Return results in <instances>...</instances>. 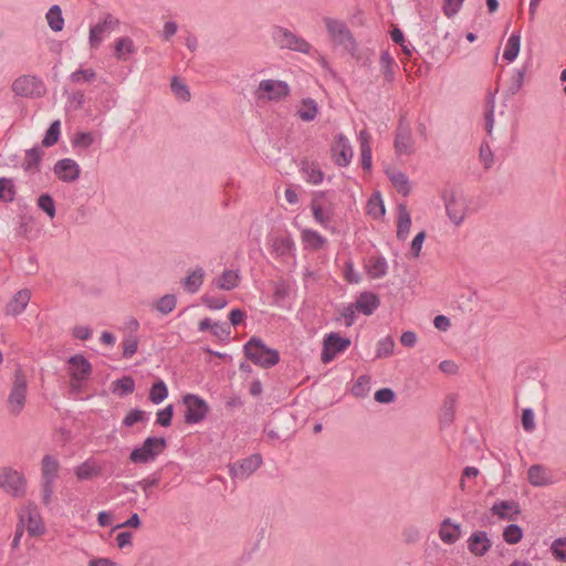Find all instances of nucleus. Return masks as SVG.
I'll list each match as a JSON object with an SVG mask.
<instances>
[{
    "instance_id": "obj_1",
    "label": "nucleus",
    "mask_w": 566,
    "mask_h": 566,
    "mask_svg": "<svg viewBox=\"0 0 566 566\" xmlns=\"http://www.w3.org/2000/svg\"><path fill=\"white\" fill-rule=\"evenodd\" d=\"M244 356L254 365L264 369L275 366L280 361V353L270 348L256 336H252L243 346Z\"/></svg>"
},
{
    "instance_id": "obj_2",
    "label": "nucleus",
    "mask_w": 566,
    "mask_h": 566,
    "mask_svg": "<svg viewBox=\"0 0 566 566\" xmlns=\"http://www.w3.org/2000/svg\"><path fill=\"white\" fill-rule=\"evenodd\" d=\"M446 212L449 220L455 226H461L467 217L468 200L461 192L446 190L442 193Z\"/></svg>"
},
{
    "instance_id": "obj_3",
    "label": "nucleus",
    "mask_w": 566,
    "mask_h": 566,
    "mask_svg": "<svg viewBox=\"0 0 566 566\" xmlns=\"http://www.w3.org/2000/svg\"><path fill=\"white\" fill-rule=\"evenodd\" d=\"M326 30L334 43L343 46L347 52L354 54L357 50V43L352 31L344 21L325 17L323 19Z\"/></svg>"
},
{
    "instance_id": "obj_4",
    "label": "nucleus",
    "mask_w": 566,
    "mask_h": 566,
    "mask_svg": "<svg viewBox=\"0 0 566 566\" xmlns=\"http://www.w3.org/2000/svg\"><path fill=\"white\" fill-rule=\"evenodd\" d=\"M167 448V440L163 437H148L140 447L135 448L129 455L133 463H149Z\"/></svg>"
},
{
    "instance_id": "obj_5",
    "label": "nucleus",
    "mask_w": 566,
    "mask_h": 566,
    "mask_svg": "<svg viewBox=\"0 0 566 566\" xmlns=\"http://www.w3.org/2000/svg\"><path fill=\"white\" fill-rule=\"evenodd\" d=\"M0 489L13 497H23L27 491V480L24 475L10 468H0Z\"/></svg>"
},
{
    "instance_id": "obj_6",
    "label": "nucleus",
    "mask_w": 566,
    "mask_h": 566,
    "mask_svg": "<svg viewBox=\"0 0 566 566\" xmlns=\"http://www.w3.org/2000/svg\"><path fill=\"white\" fill-rule=\"evenodd\" d=\"M27 377L23 371L18 368L14 371V379L12 382V388L8 397V409L10 413L17 416L24 408L25 396H27Z\"/></svg>"
},
{
    "instance_id": "obj_7",
    "label": "nucleus",
    "mask_w": 566,
    "mask_h": 566,
    "mask_svg": "<svg viewBox=\"0 0 566 566\" xmlns=\"http://www.w3.org/2000/svg\"><path fill=\"white\" fill-rule=\"evenodd\" d=\"M272 38L273 41L281 49H289L301 53H308L312 48L311 44L305 39L296 35L295 33L282 27H275L273 29Z\"/></svg>"
},
{
    "instance_id": "obj_8",
    "label": "nucleus",
    "mask_w": 566,
    "mask_h": 566,
    "mask_svg": "<svg viewBox=\"0 0 566 566\" xmlns=\"http://www.w3.org/2000/svg\"><path fill=\"white\" fill-rule=\"evenodd\" d=\"M182 402L186 406L185 422L188 424L199 423L209 412L207 401L197 395H185L182 397Z\"/></svg>"
},
{
    "instance_id": "obj_9",
    "label": "nucleus",
    "mask_w": 566,
    "mask_h": 566,
    "mask_svg": "<svg viewBox=\"0 0 566 566\" xmlns=\"http://www.w3.org/2000/svg\"><path fill=\"white\" fill-rule=\"evenodd\" d=\"M12 91L17 96L36 98L44 93L43 82L33 75H22L12 83Z\"/></svg>"
},
{
    "instance_id": "obj_10",
    "label": "nucleus",
    "mask_w": 566,
    "mask_h": 566,
    "mask_svg": "<svg viewBox=\"0 0 566 566\" xmlns=\"http://www.w3.org/2000/svg\"><path fill=\"white\" fill-rule=\"evenodd\" d=\"M350 346V339L332 332L324 337L321 360L324 364L331 363L337 354L345 352Z\"/></svg>"
},
{
    "instance_id": "obj_11",
    "label": "nucleus",
    "mask_w": 566,
    "mask_h": 566,
    "mask_svg": "<svg viewBox=\"0 0 566 566\" xmlns=\"http://www.w3.org/2000/svg\"><path fill=\"white\" fill-rule=\"evenodd\" d=\"M262 464L260 454H252L243 460L229 464V474L232 479L245 480Z\"/></svg>"
},
{
    "instance_id": "obj_12",
    "label": "nucleus",
    "mask_w": 566,
    "mask_h": 566,
    "mask_svg": "<svg viewBox=\"0 0 566 566\" xmlns=\"http://www.w3.org/2000/svg\"><path fill=\"white\" fill-rule=\"evenodd\" d=\"M256 94L258 98L266 97L270 101H279L290 94V87L284 81L262 80Z\"/></svg>"
},
{
    "instance_id": "obj_13",
    "label": "nucleus",
    "mask_w": 566,
    "mask_h": 566,
    "mask_svg": "<svg viewBox=\"0 0 566 566\" xmlns=\"http://www.w3.org/2000/svg\"><path fill=\"white\" fill-rule=\"evenodd\" d=\"M119 25V20L111 13H106L103 21L90 28L88 42L91 48L96 49L102 43V34L112 32Z\"/></svg>"
},
{
    "instance_id": "obj_14",
    "label": "nucleus",
    "mask_w": 566,
    "mask_h": 566,
    "mask_svg": "<svg viewBox=\"0 0 566 566\" xmlns=\"http://www.w3.org/2000/svg\"><path fill=\"white\" fill-rule=\"evenodd\" d=\"M395 149L400 155H411L413 153L411 129L403 117L400 118L396 130Z\"/></svg>"
},
{
    "instance_id": "obj_15",
    "label": "nucleus",
    "mask_w": 566,
    "mask_h": 566,
    "mask_svg": "<svg viewBox=\"0 0 566 566\" xmlns=\"http://www.w3.org/2000/svg\"><path fill=\"white\" fill-rule=\"evenodd\" d=\"M332 153L335 164L339 167L348 166L354 155L349 140L343 134H338L335 137Z\"/></svg>"
},
{
    "instance_id": "obj_16",
    "label": "nucleus",
    "mask_w": 566,
    "mask_h": 566,
    "mask_svg": "<svg viewBox=\"0 0 566 566\" xmlns=\"http://www.w3.org/2000/svg\"><path fill=\"white\" fill-rule=\"evenodd\" d=\"M54 174L63 182H74L80 178L81 169L78 164L71 158H63L54 165Z\"/></svg>"
},
{
    "instance_id": "obj_17",
    "label": "nucleus",
    "mask_w": 566,
    "mask_h": 566,
    "mask_svg": "<svg viewBox=\"0 0 566 566\" xmlns=\"http://www.w3.org/2000/svg\"><path fill=\"white\" fill-rule=\"evenodd\" d=\"M70 376L72 379H88L92 374L91 363L81 354L73 355L69 358Z\"/></svg>"
},
{
    "instance_id": "obj_18",
    "label": "nucleus",
    "mask_w": 566,
    "mask_h": 566,
    "mask_svg": "<svg viewBox=\"0 0 566 566\" xmlns=\"http://www.w3.org/2000/svg\"><path fill=\"white\" fill-rule=\"evenodd\" d=\"M492 543L486 532L478 531L471 534L468 539V549L475 556H484L491 548Z\"/></svg>"
},
{
    "instance_id": "obj_19",
    "label": "nucleus",
    "mask_w": 566,
    "mask_h": 566,
    "mask_svg": "<svg viewBox=\"0 0 566 566\" xmlns=\"http://www.w3.org/2000/svg\"><path fill=\"white\" fill-rule=\"evenodd\" d=\"M461 525L453 523L450 517L444 518L439 526V537L448 545H453L461 537Z\"/></svg>"
},
{
    "instance_id": "obj_20",
    "label": "nucleus",
    "mask_w": 566,
    "mask_h": 566,
    "mask_svg": "<svg viewBox=\"0 0 566 566\" xmlns=\"http://www.w3.org/2000/svg\"><path fill=\"white\" fill-rule=\"evenodd\" d=\"M379 305L378 295L371 292H363L354 303L355 308L367 316L371 315Z\"/></svg>"
},
{
    "instance_id": "obj_21",
    "label": "nucleus",
    "mask_w": 566,
    "mask_h": 566,
    "mask_svg": "<svg viewBox=\"0 0 566 566\" xmlns=\"http://www.w3.org/2000/svg\"><path fill=\"white\" fill-rule=\"evenodd\" d=\"M492 514L501 520H515V515L521 513L520 504L515 501L495 502L491 507Z\"/></svg>"
},
{
    "instance_id": "obj_22",
    "label": "nucleus",
    "mask_w": 566,
    "mask_h": 566,
    "mask_svg": "<svg viewBox=\"0 0 566 566\" xmlns=\"http://www.w3.org/2000/svg\"><path fill=\"white\" fill-rule=\"evenodd\" d=\"M527 475L533 486H546L553 483L552 474L542 464L531 465Z\"/></svg>"
},
{
    "instance_id": "obj_23",
    "label": "nucleus",
    "mask_w": 566,
    "mask_h": 566,
    "mask_svg": "<svg viewBox=\"0 0 566 566\" xmlns=\"http://www.w3.org/2000/svg\"><path fill=\"white\" fill-rule=\"evenodd\" d=\"M323 197H324V192H321L319 195L315 196L312 199L311 210H312L315 221L323 228L328 229L331 221H332L333 212L331 209L325 210L322 207V205L319 203V198H323Z\"/></svg>"
},
{
    "instance_id": "obj_24",
    "label": "nucleus",
    "mask_w": 566,
    "mask_h": 566,
    "mask_svg": "<svg viewBox=\"0 0 566 566\" xmlns=\"http://www.w3.org/2000/svg\"><path fill=\"white\" fill-rule=\"evenodd\" d=\"M30 301V292L28 290H21L17 292L13 298L6 306L7 315H18L22 313Z\"/></svg>"
},
{
    "instance_id": "obj_25",
    "label": "nucleus",
    "mask_w": 566,
    "mask_h": 566,
    "mask_svg": "<svg viewBox=\"0 0 566 566\" xmlns=\"http://www.w3.org/2000/svg\"><path fill=\"white\" fill-rule=\"evenodd\" d=\"M367 274L371 279H380L387 274L388 264L384 256H370L366 263Z\"/></svg>"
},
{
    "instance_id": "obj_26",
    "label": "nucleus",
    "mask_w": 566,
    "mask_h": 566,
    "mask_svg": "<svg viewBox=\"0 0 566 566\" xmlns=\"http://www.w3.org/2000/svg\"><path fill=\"white\" fill-rule=\"evenodd\" d=\"M361 167L364 170L371 169L370 135L366 129L360 130L359 136Z\"/></svg>"
},
{
    "instance_id": "obj_27",
    "label": "nucleus",
    "mask_w": 566,
    "mask_h": 566,
    "mask_svg": "<svg viewBox=\"0 0 566 566\" xmlns=\"http://www.w3.org/2000/svg\"><path fill=\"white\" fill-rule=\"evenodd\" d=\"M387 176L399 193L403 197H407L410 193L411 187L409 178L405 172L400 170H391L387 171Z\"/></svg>"
},
{
    "instance_id": "obj_28",
    "label": "nucleus",
    "mask_w": 566,
    "mask_h": 566,
    "mask_svg": "<svg viewBox=\"0 0 566 566\" xmlns=\"http://www.w3.org/2000/svg\"><path fill=\"white\" fill-rule=\"evenodd\" d=\"M301 239L305 244V248L312 250H319L327 243L326 238L312 229H303L301 232Z\"/></svg>"
},
{
    "instance_id": "obj_29",
    "label": "nucleus",
    "mask_w": 566,
    "mask_h": 566,
    "mask_svg": "<svg viewBox=\"0 0 566 566\" xmlns=\"http://www.w3.org/2000/svg\"><path fill=\"white\" fill-rule=\"evenodd\" d=\"M398 210H399V214H398V222H397V239L400 241H403L407 239L409 231H410L411 217H410L405 205H400Z\"/></svg>"
},
{
    "instance_id": "obj_30",
    "label": "nucleus",
    "mask_w": 566,
    "mask_h": 566,
    "mask_svg": "<svg viewBox=\"0 0 566 566\" xmlns=\"http://www.w3.org/2000/svg\"><path fill=\"white\" fill-rule=\"evenodd\" d=\"M60 468L59 461L51 454L43 457L41 462L42 480L54 481Z\"/></svg>"
},
{
    "instance_id": "obj_31",
    "label": "nucleus",
    "mask_w": 566,
    "mask_h": 566,
    "mask_svg": "<svg viewBox=\"0 0 566 566\" xmlns=\"http://www.w3.org/2000/svg\"><path fill=\"white\" fill-rule=\"evenodd\" d=\"M240 283V274L238 271L226 270L216 280V285L224 291H231L235 289Z\"/></svg>"
},
{
    "instance_id": "obj_32",
    "label": "nucleus",
    "mask_w": 566,
    "mask_h": 566,
    "mask_svg": "<svg viewBox=\"0 0 566 566\" xmlns=\"http://www.w3.org/2000/svg\"><path fill=\"white\" fill-rule=\"evenodd\" d=\"M294 250V241L290 237H279L273 239L272 253L276 258L289 255Z\"/></svg>"
},
{
    "instance_id": "obj_33",
    "label": "nucleus",
    "mask_w": 566,
    "mask_h": 566,
    "mask_svg": "<svg viewBox=\"0 0 566 566\" xmlns=\"http://www.w3.org/2000/svg\"><path fill=\"white\" fill-rule=\"evenodd\" d=\"M205 271L202 268H197L191 273H189L182 281V285L185 290L189 293H196L199 291L200 286L203 283Z\"/></svg>"
},
{
    "instance_id": "obj_34",
    "label": "nucleus",
    "mask_w": 566,
    "mask_h": 566,
    "mask_svg": "<svg viewBox=\"0 0 566 566\" xmlns=\"http://www.w3.org/2000/svg\"><path fill=\"white\" fill-rule=\"evenodd\" d=\"M46 22L50 27V29L54 32H60L64 28V18L62 14V9L60 6L54 4L52 6L46 14H45Z\"/></svg>"
},
{
    "instance_id": "obj_35",
    "label": "nucleus",
    "mask_w": 566,
    "mask_h": 566,
    "mask_svg": "<svg viewBox=\"0 0 566 566\" xmlns=\"http://www.w3.org/2000/svg\"><path fill=\"white\" fill-rule=\"evenodd\" d=\"M318 113V106L315 99L307 97L302 101V105L297 111L298 117L304 122L313 120Z\"/></svg>"
},
{
    "instance_id": "obj_36",
    "label": "nucleus",
    "mask_w": 566,
    "mask_h": 566,
    "mask_svg": "<svg viewBox=\"0 0 566 566\" xmlns=\"http://www.w3.org/2000/svg\"><path fill=\"white\" fill-rule=\"evenodd\" d=\"M43 150L39 146H34L25 151L23 168L27 171L39 170V164L42 159Z\"/></svg>"
},
{
    "instance_id": "obj_37",
    "label": "nucleus",
    "mask_w": 566,
    "mask_h": 566,
    "mask_svg": "<svg viewBox=\"0 0 566 566\" xmlns=\"http://www.w3.org/2000/svg\"><path fill=\"white\" fill-rule=\"evenodd\" d=\"M113 392L118 394L120 397L127 396L135 390V380L130 376H123L112 384Z\"/></svg>"
},
{
    "instance_id": "obj_38",
    "label": "nucleus",
    "mask_w": 566,
    "mask_h": 566,
    "mask_svg": "<svg viewBox=\"0 0 566 566\" xmlns=\"http://www.w3.org/2000/svg\"><path fill=\"white\" fill-rule=\"evenodd\" d=\"M520 48H521L520 34L518 33L511 34V36L507 40L504 53H503V59L506 60L507 62H513L520 53Z\"/></svg>"
},
{
    "instance_id": "obj_39",
    "label": "nucleus",
    "mask_w": 566,
    "mask_h": 566,
    "mask_svg": "<svg viewBox=\"0 0 566 566\" xmlns=\"http://www.w3.org/2000/svg\"><path fill=\"white\" fill-rule=\"evenodd\" d=\"M168 397V387L164 380L158 379L155 381L149 390V400L159 405Z\"/></svg>"
},
{
    "instance_id": "obj_40",
    "label": "nucleus",
    "mask_w": 566,
    "mask_h": 566,
    "mask_svg": "<svg viewBox=\"0 0 566 566\" xmlns=\"http://www.w3.org/2000/svg\"><path fill=\"white\" fill-rule=\"evenodd\" d=\"M101 469L91 461H85L80 464L75 470V475L78 480H90L99 475Z\"/></svg>"
},
{
    "instance_id": "obj_41",
    "label": "nucleus",
    "mask_w": 566,
    "mask_h": 566,
    "mask_svg": "<svg viewBox=\"0 0 566 566\" xmlns=\"http://www.w3.org/2000/svg\"><path fill=\"white\" fill-rule=\"evenodd\" d=\"M15 186L11 178H0V201L12 202L15 197Z\"/></svg>"
},
{
    "instance_id": "obj_42",
    "label": "nucleus",
    "mask_w": 566,
    "mask_h": 566,
    "mask_svg": "<svg viewBox=\"0 0 566 566\" xmlns=\"http://www.w3.org/2000/svg\"><path fill=\"white\" fill-rule=\"evenodd\" d=\"M454 405L455 398L453 395H449L444 400L440 413V421L443 426H449L454 419Z\"/></svg>"
},
{
    "instance_id": "obj_43",
    "label": "nucleus",
    "mask_w": 566,
    "mask_h": 566,
    "mask_svg": "<svg viewBox=\"0 0 566 566\" xmlns=\"http://www.w3.org/2000/svg\"><path fill=\"white\" fill-rule=\"evenodd\" d=\"M61 135V122L59 119L51 123L45 132L42 145L44 147H51L59 142Z\"/></svg>"
},
{
    "instance_id": "obj_44",
    "label": "nucleus",
    "mask_w": 566,
    "mask_h": 566,
    "mask_svg": "<svg viewBox=\"0 0 566 566\" xmlns=\"http://www.w3.org/2000/svg\"><path fill=\"white\" fill-rule=\"evenodd\" d=\"M176 304H177L176 295L166 294L158 300L155 307L163 315H167L175 310Z\"/></svg>"
},
{
    "instance_id": "obj_45",
    "label": "nucleus",
    "mask_w": 566,
    "mask_h": 566,
    "mask_svg": "<svg viewBox=\"0 0 566 566\" xmlns=\"http://www.w3.org/2000/svg\"><path fill=\"white\" fill-rule=\"evenodd\" d=\"M525 78V69H515L507 87L510 95H515L523 86Z\"/></svg>"
},
{
    "instance_id": "obj_46",
    "label": "nucleus",
    "mask_w": 566,
    "mask_h": 566,
    "mask_svg": "<svg viewBox=\"0 0 566 566\" xmlns=\"http://www.w3.org/2000/svg\"><path fill=\"white\" fill-rule=\"evenodd\" d=\"M38 207L43 212H45L51 219H53L56 214L55 202L52 196L49 193H42L38 198Z\"/></svg>"
},
{
    "instance_id": "obj_47",
    "label": "nucleus",
    "mask_w": 566,
    "mask_h": 566,
    "mask_svg": "<svg viewBox=\"0 0 566 566\" xmlns=\"http://www.w3.org/2000/svg\"><path fill=\"white\" fill-rule=\"evenodd\" d=\"M523 537V530L517 524H510L503 531V538L507 544H517Z\"/></svg>"
},
{
    "instance_id": "obj_48",
    "label": "nucleus",
    "mask_w": 566,
    "mask_h": 566,
    "mask_svg": "<svg viewBox=\"0 0 566 566\" xmlns=\"http://www.w3.org/2000/svg\"><path fill=\"white\" fill-rule=\"evenodd\" d=\"M368 213L375 218H380L385 214V205L381 200L380 193L373 196L367 203Z\"/></svg>"
},
{
    "instance_id": "obj_49",
    "label": "nucleus",
    "mask_w": 566,
    "mask_h": 566,
    "mask_svg": "<svg viewBox=\"0 0 566 566\" xmlns=\"http://www.w3.org/2000/svg\"><path fill=\"white\" fill-rule=\"evenodd\" d=\"M170 87L172 93L182 102H188L190 99V91L188 86L178 77H172Z\"/></svg>"
},
{
    "instance_id": "obj_50",
    "label": "nucleus",
    "mask_w": 566,
    "mask_h": 566,
    "mask_svg": "<svg viewBox=\"0 0 566 566\" xmlns=\"http://www.w3.org/2000/svg\"><path fill=\"white\" fill-rule=\"evenodd\" d=\"M395 347V342L391 336H386L381 338L377 344V358L388 357L392 354Z\"/></svg>"
},
{
    "instance_id": "obj_51",
    "label": "nucleus",
    "mask_w": 566,
    "mask_h": 566,
    "mask_svg": "<svg viewBox=\"0 0 566 566\" xmlns=\"http://www.w3.org/2000/svg\"><path fill=\"white\" fill-rule=\"evenodd\" d=\"M379 63H380L381 72L384 73L386 80L389 82L392 81L394 80V71H392L394 59L390 56V54L387 51L381 52Z\"/></svg>"
},
{
    "instance_id": "obj_52",
    "label": "nucleus",
    "mask_w": 566,
    "mask_h": 566,
    "mask_svg": "<svg viewBox=\"0 0 566 566\" xmlns=\"http://www.w3.org/2000/svg\"><path fill=\"white\" fill-rule=\"evenodd\" d=\"M370 378L366 375L359 376L357 381L354 384L352 388V394L355 397L363 398L369 391Z\"/></svg>"
},
{
    "instance_id": "obj_53",
    "label": "nucleus",
    "mask_w": 566,
    "mask_h": 566,
    "mask_svg": "<svg viewBox=\"0 0 566 566\" xmlns=\"http://www.w3.org/2000/svg\"><path fill=\"white\" fill-rule=\"evenodd\" d=\"M96 77V72L93 69H78L70 75L73 83L92 82Z\"/></svg>"
},
{
    "instance_id": "obj_54",
    "label": "nucleus",
    "mask_w": 566,
    "mask_h": 566,
    "mask_svg": "<svg viewBox=\"0 0 566 566\" xmlns=\"http://www.w3.org/2000/svg\"><path fill=\"white\" fill-rule=\"evenodd\" d=\"M124 52L133 53L134 52V43L130 38H120L115 43V56L118 60L123 59Z\"/></svg>"
},
{
    "instance_id": "obj_55",
    "label": "nucleus",
    "mask_w": 566,
    "mask_h": 566,
    "mask_svg": "<svg viewBox=\"0 0 566 566\" xmlns=\"http://www.w3.org/2000/svg\"><path fill=\"white\" fill-rule=\"evenodd\" d=\"M401 536L403 543L408 545L418 543L421 537L419 528L415 525L405 526L402 528Z\"/></svg>"
},
{
    "instance_id": "obj_56",
    "label": "nucleus",
    "mask_w": 566,
    "mask_h": 566,
    "mask_svg": "<svg viewBox=\"0 0 566 566\" xmlns=\"http://www.w3.org/2000/svg\"><path fill=\"white\" fill-rule=\"evenodd\" d=\"M147 412L140 409H132L123 419V424L125 427H133L137 422H143L146 420Z\"/></svg>"
},
{
    "instance_id": "obj_57",
    "label": "nucleus",
    "mask_w": 566,
    "mask_h": 566,
    "mask_svg": "<svg viewBox=\"0 0 566 566\" xmlns=\"http://www.w3.org/2000/svg\"><path fill=\"white\" fill-rule=\"evenodd\" d=\"M174 416V406L168 405L157 412L156 423L161 427H169Z\"/></svg>"
},
{
    "instance_id": "obj_58",
    "label": "nucleus",
    "mask_w": 566,
    "mask_h": 566,
    "mask_svg": "<svg viewBox=\"0 0 566 566\" xmlns=\"http://www.w3.org/2000/svg\"><path fill=\"white\" fill-rule=\"evenodd\" d=\"M211 332L220 340H228L231 334V327L230 324L226 322H218L213 324Z\"/></svg>"
},
{
    "instance_id": "obj_59",
    "label": "nucleus",
    "mask_w": 566,
    "mask_h": 566,
    "mask_svg": "<svg viewBox=\"0 0 566 566\" xmlns=\"http://www.w3.org/2000/svg\"><path fill=\"white\" fill-rule=\"evenodd\" d=\"M138 348V339L134 336H129L123 342V357L130 358L133 357Z\"/></svg>"
},
{
    "instance_id": "obj_60",
    "label": "nucleus",
    "mask_w": 566,
    "mask_h": 566,
    "mask_svg": "<svg viewBox=\"0 0 566 566\" xmlns=\"http://www.w3.org/2000/svg\"><path fill=\"white\" fill-rule=\"evenodd\" d=\"M480 160L483 163L485 169H490L493 165V153L488 143H482L479 154Z\"/></svg>"
},
{
    "instance_id": "obj_61",
    "label": "nucleus",
    "mask_w": 566,
    "mask_h": 566,
    "mask_svg": "<svg viewBox=\"0 0 566 566\" xmlns=\"http://www.w3.org/2000/svg\"><path fill=\"white\" fill-rule=\"evenodd\" d=\"M552 551L557 559L566 562V537L555 539L552 544Z\"/></svg>"
},
{
    "instance_id": "obj_62",
    "label": "nucleus",
    "mask_w": 566,
    "mask_h": 566,
    "mask_svg": "<svg viewBox=\"0 0 566 566\" xmlns=\"http://www.w3.org/2000/svg\"><path fill=\"white\" fill-rule=\"evenodd\" d=\"M374 398L379 403H390L395 400L396 394L390 388H381L375 392Z\"/></svg>"
},
{
    "instance_id": "obj_63",
    "label": "nucleus",
    "mask_w": 566,
    "mask_h": 566,
    "mask_svg": "<svg viewBox=\"0 0 566 566\" xmlns=\"http://www.w3.org/2000/svg\"><path fill=\"white\" fill-rule=\"evenodd\" d=\"M521 421L525 431L532 432L535 429L534 412L531 408L523 409Z\"/></svg>"
},
{
    "instance_id": "obj_64",
    "label": "nucleus",
    "mask_w": 566,
    "mask_h": 566,
    "mask_svg": "<svg viewBox=\"0 0 566 566\" xmlns=\"http://www.w3.org/2000/svg\"><path fill=\"white\" fill-rule=\"evenodd\" d=\"M463 1L464 0H444L442 7L443 13L448 18L455 15L460 11Z\"/></svg>"
}]
</instances>
